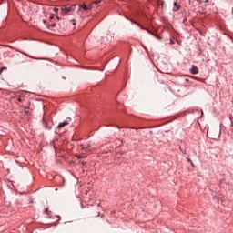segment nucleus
I'll return each mask as SVG.
<instances>
[{"instance_id": "11", "label": "nucleus", "mask_w": 233, "mask_h": 233, "mask_svg": "<svg viewBox=\"0 0 233 233\" xmlns=\"http://www.w3.org/2000/svg\"><path fill=\"white\" fill-rule=\"evenodd\" d=\"M17 101H19V103H21V101H23V99H21V97H18Z\"/></svg>"}, {"instance_id": "2", "label": "nucleus", "mask_w": 233, "mask_h": 233, "mask_svg": "<svg viewBox=\"0 0 233 233\" xmlns=\"http://www.w3.org/2000/svg\"><path fill=\"white\" fill-rule=\"evenodd\" d=\"M79 8L85 10L86 12H88V10H92V4H81L79 5Z\"/></svg>"}, {"instance_id": "15", "label": "nucleus", "mask_w": 233, "mask_h": 233, "mask_svg": "<svg viewBox=\"0 0 233 233\" xmlns=\"http://www.w3.org/2000/svg\"><path fill=\"white\" fill-rule=\"evenodd\" d=\"M57 10H58L57 8H55V12H57Z\"/></svg>"}, {"instance_id": "16", "label": "nucleus", "mask_w": 233, "mask_h": 233, "mask_svg": "<svg viewBox=\"0 0 233 233\" xmlns=\"http://www.w3.org/2000/svg\"><path fill=\"white\" fill-rule=\"evenodd\" d=\"M43 23H46V20L44 19V20H43Z\"/></svg>"}, {"instance_id": "10", "label": "nucleus", "mask_w": 233, "mask_h": 233, "mask_svg": "<svg viewBox=\"0 0 233 233\" xmlns=\"http://www.w3.org/2000/svg\"><path fill=\"white\" fill-rule=\"evenodd\" d=\"M95 3H96V5H99V3H101V0H96Z\"/></svg>"}, {"instance_id": "17", "label": "nucleus", "mask_w": 233, "mask_h": 233, "mask_svg": "<svg viewBox=\"0 0 233 233\" xmlns=\"http://www.w3.org/2000/svg\"><path fill=\"white\" fill-rule=\"evenodd\" d=\"M188 161H189L190 163H192V160L188 159Z\"/></svg>"}, {"instance_id": "13", "label": "nucleus", "mask_w": 233, "mask_h": 233, "mask_svg": "<svg viewBox=\"0 0 233 233\" xmlns=\"http://www.w3.org/2000/svg\"><path fill=\"white\" fill-rule=\"evenodd\" d=\"M208 134H212V131H208Z\"/></svg>"}, {"instance_id": "6", "label": "nucleus", "mask_w": 233, "mask_h": 233, "mask_svg": "<svg viewBox=\"0 0 233 233\" xmlns=\"http://www.w3.org/2000/svg\"><path fill=\"white\" fill-rule=\"evenodd\" d=\"M133 23H134V25H137V26H140V28H141L142 30H147L149 34H151L150 31H148V29H147V28L143 27V26L141 25V24H138L137 22H134V21H133Z\"/></svg>"}, {"instance_id": "18", "label": "nucleus", "mask_w": 233, "mask_h": 233, "mask_svg": "<svg viewBox=\"0 0 233 233\" xmlns=\"http://www.w3.org/2000/svg\"><path fill=\"white\" fill-rule=\"evenodd\" d=\"M117 128H121V127L117 126Z\"/></svg>"}, {"instance_id": "3", "label": "nucleus", "mask_w": 233, "mask_h": 233, "mask_svg": "<svg viewBox=\"0 0 233 233\" xmlns=\"http://www.w3.org/2000/svg\"><path fill=\"white\" fill-rule=\"evenodd\" d=\"M190 72L191 74H199V69L198 68V66H192V67L190 68Z\"/></svg>"}, {"instance_id": "19", "label": "nucleus", "mask_w": 233, "mask_h": 233, "mask_svg": "<svg viewBox=\"0 0 233 233\" xmlns=\"http://www.w3.org/2000/svg\"><path fill=\"white\" fill-rule=\"evenodd\" d=\"M79 159H81V157H78Z\"/></svg>"}, {"instance_id": "7", "label": "nucleus", "mask_w": 233, "mask_h": 233, "mask_svg": "<svg viewBox=\"0 0 233 233\" xmlns=\"http://www.w3.org/2000/svg\"><path fill=\"white\" fill-rule=\"evenodd\" d=\"M177 10H179V5H177V3H174V7H173V11L174 12H177Z\"/></svg>"}, {"instance_id": "1", "label": "nucleus", "mask_w": 233, "mask_h": 233, "mask_svg": "<svg viewBox=\"0 0 233 233\" xmlns=\"http://www.w3.org/2000/svg\"><path fill=\"white\" fill-rule=\"evenodd\" d=\"M72 10H76V5H71L69 7L66 5H63L61 8V12L63 15H65V14H68L69 12H72Z\"/></svg>"}, {"instance_id": "5", "label": "nucleus", "mask_w": 233, "mask_h": 233, "mask_svg": "<svg viewBox=\"0 0 233 233\" xmlns=\"http://www.w3.org/2000/svg\"><path fill=\"white\" fill-rule=\"evenodd\" d=\"M68 126V121H64L58 125V128H63V127Z\"/></svg>"}, {"instance_id": "14", "label": "nucleus", "mask_w": 233, "mask_h": 233, "mask_svg": "<svg viewBox=\"0 0 233 233\" xmlns=\"http://www.w3.org/2000/svg\"><path fill=\"white\" fill-rule=\"evenodd\" d=\"M212 139H216V137H211Z\"/></svg>"}, {"instance_id": "9", "label": "nucleus", "mask_w": 233, "mask_h": 233, "mask_svg": "<svg viewBox=\"0 0 233 233\" xmlns=\"http://www.w3.org/2000/svg\"><path fill=\"white\" fill-rule=\"evenodd\" d=\"M46 213L47 214V216H50V211L48 210V208H46Z\"/></svg>"}, {"instance_id": "8", "label": "nucleus", "mask_w": 233, "mask_h": 233, "mask_svg": "<svg viewBox=\"0 0 233 233\" xmlns=\"http://www.w3.org/2000/svg\"><path fill=\"white\" fill-rule=\"evenodd\" d=\"M47 28L49 30H54V28H56V24H51V25H47Z\"/></svg>"}, {"instance_id": "4", "label": "nucleus", "mask_w": 233, "mask_h": 233, "mask_svg": "<svg viewBox=\"0 0 233 233\" xmlns=\"http://www.w3.org/2000/svg\"><path fill=\"white\" fill-rule=\"evenodd\" d=\"M81 150H85L86 152H90V144H88L86 147H84L83 145L80 146Z\"/></svg>"}, {"instance_id": "12", "label": "nucleus", "mask_w": 233, "mask_h": 233, "mask_svg": "<svg viewBox=\"0 0 233 233\" xmlns=\"http://www.w3.org/2000/svg\"><path fill=\"white\" fill-rule=\"evenodd\" d=\"M45 127H46V128H48V127L46 126V123H45Z\"/></svg>"}]
</instances>
